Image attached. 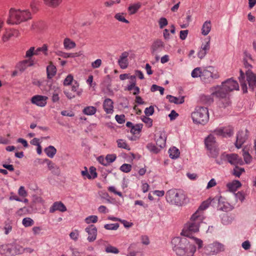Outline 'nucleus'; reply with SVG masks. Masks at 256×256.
<instances>
[{
  "label": "nucleus",
  "mask_w": 256,
  "mask_h": 256,
  "mask_svg": "<svg viewBox=\"0 0 256 256\" xmlns=\"http://www.w3.org/2000/svg\"><path fill=\"white\" fill-rule=\"evenodd\" d=\"M81 173L84 179H94L97 177L96 168L94 166L90 167L89 168V171L88 170V169L86 167H84V170L82 171Z\"/></svg>",
  "instance_id": "9d476101"
},
{
  "label": "nucleus",
  "mask_w": 256,
  "mask_h": 256,
  "mask_svg": "<svg viewBox=\"0 0 256 256\" xmlns=\"http://www.w3.org/2000/svg\"><path fill=\"white\" fill-rule=\"evenodd\" d=\"M151 91L152 92H156V90H158L162 95L164 94V88L160 86H158L156 84H153L151 87Z\"/></svg>",
  "instance_id": "c03bdc74"
},
{
  "label": "nucleus",
  "mask_w": 256,
  "mask_h": 256,
  "mask_svg": "<svg viewBox=\"0 0 256 256\" xmlns=\"http://www.w3.org/2000/svg\"><path fill=\"white\" fill-rule=\"evenodd\" d=\"M166 98H168L170 102H173L176 104H181L184 102V96H180L178 98H176V97L169 95V96H167Z\"/></svg>",
  "instance_id": "5701e85b"
},
{
  "label": "nucleus",
  "mask_w": 256,
  "mask_h": 256,
  "mask_svg": "<svg viewBox=\"0 0 256 256\" xmlns=\"http://www.w3.org/2000/svg\"><path fill=\"white\" fill-rule=\"evenodd\" d=\"M82 112L86 115H93L96 112V108L93 106H86L83 110Z\"/></svg>",
  "instance_id": "bb28decb"
},
{
  "label": "nucleus",
  "mask_w": 256,
  "mask_h": 256,
  "mask_svg": "<svg viewBox=\"0 0 256 256\" xmlns=\"http://www.w3.org/2000/svg\"><path fill=\"white\" fill-rule=\"evenodd\" d=\"M98 219V218L97 216H91L86 218L85 221L87 224H90L91 223H96L97 222Z\"/></svg>",
  "instance_id": "a18cd8bd"
},
{
  "label": "nucleus",
  "mask_w": 256,
  "mask_h": 256,
  "mask_svg": "<svg viewBox=\"0 0 256 256\" xmlns=\"http://www.w3.org/2000/svg\"><path fill=\"white\" fill-rule=\"evenodd\" d=\"M166 134L162 132H159L155 135L156 144L160 149L166 146Z\"/></svg>",
  "instance_id": "f8f14e48"
},
{
  "label": "nucleus",
  "mask_w": 256,
  "mask_h": 256,
  "mask_svg": "<svg viewBox=\"0 0 256 256\" xmlns=\"http://www.w3.org/2000/svg\"><path fill=\"white\" fill-rule=\"evenodd\" d=\"M22 64H24L27 67H28L33 66L34 64V61L32 58H28V60H22Z\"/></svg>",
  "instance_id": "bf43d9fd"
},
{
  "label": "nucleus",
  "mask_w": 256,
  "mask_h": 256,
  "mask_svg": "<svg viewBox=\"0 0 256 256\" xmlns=\"http://www.w3.org/2000/svg\"><path fill=\"white\" fill-rule=\"evenodd\" d=\"M176 252L178 255L180 256H183L185 253H188V252L193 255L196 252V247L192 244L189 245L188 247H186V250H183L180 248H176Z\"/></svg>",
  "instance_id": "ddd939ff"
},
{
  "label": "nucleus",
  "mask_w": 256,
  "mask_h": 256,
  "mask_svg": "<svg viewBox=\"0 0 256 256\" xmlns=\"http://www.w3.org/2000/svg\"><path fill=\"white\" fill-rule=\"evenodd\" d=\"M120 170L124 172H128L132 170V166L130 164H124L120 166Z\"/></svg>",
  "instance_id": "49530a36"
},
{
  "label": "nucleus",
  "mask_w": 256,
  "mask_h": 256,
  "mask_svg": "<svg viewBox=\"0 0 256 256\" xmlns=\"http://www.w3.org/2000/svg\"><path fill=\"white\" fill-rule=\"evenodd\" d=\"M169 31H170L171 32V33L172 34H174V32H175V28L174 26V25H172L170 26V30H168V29H165L164 30V38H166V39H168L169 38V36H170V34H169Z\"/></svg>",
  "instance_id": "58836bf2"
},
{
  "label": "nucleus",
  "mask_w": 256,
  "mask_h": 256,
  "mask_svg": "<svg viewBox=\"0 0 256 256\" xmlns=\"http://www.w3.org/2000/svg\"><path fill=\"white\" fill-rule=\"evenodd\" d=\"M226 160L232 165L235 167L234 168L232 174L239 177L240 176V168L239 165L240 164V159L239 156L236 154H227L226 156Z\"/></svg>",
  "instance_id": "423d86ee"
},
{
  "label": "nucleus",
  "mask_w": 256,
  "mask_h": 256,
  "mask_svg": "<svg viewBox=\"0 0 256 256\" xmlns=\"http://www.w3.org/2000/svg\"><path fill=\"white\" fill-rule=\"evenodd\" d=\"M129 55L128 52H125L122 54L120 58L118 61V64L122 68H126L128 66V60L127 58Z\"/></svg>",
  "instance_id": "dca6fc26"
},
{
  "label": "nucleus",
  "mask_w": 256,
  "mask_h": 256,
  "mask_svg": "<svg viewBox=\"0 0 256 256\" xmlns=\"http://www.w3.org/2000/svg\"><path fill=\"white\" fill-rule=\"evenodd\" d=\"M106 162H108V165L110 163L114 162L116 158V156L115 154H108L106 157Z\"/></svg>",
  "instance_id": "864d4df0"
},
{
  "label": "nucleus",
  "mask_w": 256,
  "mask_h": 256,
  "mask_svg": "<svg viewBox=\"0 0 256 256\" xmlns=\"http://www.w3.org/2000/svg\"><path fill=\"white\" fill-rule=\"evenodd\" d=\"M120 78L121 80H124L126 78H130V79L134 80L136 78L135 76H130L128 74H122L120 76Z\"/></svg>",
  "instance_id": "e2e57ef3"
},
{
  "label": "nucleus",
  "mask_w": 256,
  "mask_h": 256,
  "mask_svg": "<svg viewBox=\"0 0 256 256\" xmlns=\"http://www.w3.org/2000/svg\"><path fill=\"white\" fill-rule=\"evenodd\" d=\"M141 188L144 192H146L150 189V186L148 184L144 182L142 184Z\"/></svg>",
  "instance_id": "774afa93"
},
{
  "label": "nucleus",
  "mask_w": 256,
  "mask_h": 256,
  "mask_svg": "<svg viewBox=\"0 0 256 256\" xmlns=\"http://www.w3.org/2000/svg\"><path fill=\"white\" fill-rule=\"evenodd\" d=\"M116 120L119 124H123L125 122L126 118L124 115H116Z\"/></svg>",
  "instance_id": "5fc2aeb1"
},
{
  "label": "nucleus",
  "mask_w": 256,
  "mask_h": 256,
  "mask_svg": "<svg viewBox=\"0 0 256 256\" xmlns=\"http://www.w3.org/2000/svg\"><path fill=\"white\" fill-rule=\"evenodd\" d=\"M212 200L210 198H208L207 200L204 201L202 204L198 208V210H197V211H200V213L201 214H202V216H204L203 210H204L205 209H206L209 206V205L210 204V203L212 202Z\"/></svg>",
  "instance_id": "cd10ccee"
},
{
  "label": "nucleus",
  "mask_w": 256,
  "mask_h": 256,
  "mask_svg": "<svg viewBox=\"0 0 256 256\" xmlns=\"http://www.w3.org/2000/svg\"><path fill=\"white\" fill-rule=\"evenodd\" d=\"M103 108L106 114H112L114 112V102L110 98H106L103 102Z\"/></svg>",
  "instance_id": "2eb2a0df"
},
{
  "label": "nucleus",
  "mask_w": 256,
  "mask_h": 256,
  "mask_svg": "<svg viewBox=\"0 0 256 256\" xmlns=\"http://www.w3.org/2000/svg\"><path fill=\"white\" fill-rule=\"evenodd\" d=\"M78 86V85L77 84H75L72 86L71 92H69L68 90H66L64 91L65 94L68 98L70 99L74 98L76 96V94L78 95L80 94L77 91Z\"/></svg>",
  "instance_id": "412c9836"
},
{
  "label": "nucleus",
  "mask_w": 256,
  "mask_h": 256,
  "mask_svg": "<svg viewBox=\"0 0 256 256\" xmlns=\"http://www.w3.org/2000/svg\"><path fill=\"white\" fill-rule=\"evenodd\" d=\"M142 128V124H136L132 126V128L130 129V132L133 134H139L141 132Z\"/></svg>",
  "instance_id": "2f4dec72"
},
{
  "label": "nucleus",
  "mask_w": 256,
  "mask_h": 256,
  "mask_svg": "<svg viewBox=\"0 0 256 256\" xmlns=\"http://www.w3.org/2000/svg\"><path fill=\"white\" fill-rule=\"evenodd\" d=\"M243 156L244 160L246 164L250 163L252 160V157L249 154L246 148H244L243 150Z\"/></svg>",
  "instance_id": "72a5a7b5"
},
{
  "label": "nucleus",
  "mask_w": 256,
  "mask_h": 256,
  "mask_svg": "<svg viewBox=\"0 0 256 256\" xmlns=\"http://www.w3.org/2000/svg\"><path fill=\"white\" fill-rule=\"evenodd\" d=\"M44 152L47 156L50 158H52L56 153V149L52 146H50L44 149Z\"/></svg>",
  "instance_id": "473e14b6"
},
{
  "label": "nucleus",
  "mask_w": 256,
  "mask_h": 256,
  "mask_svg": "<svg viewBox=\"0 0 256 256\" xmlns=\"http://www.w3.org/2000/svg\"><path fill=\"white\" fill-rule=\"evenodd\" d=\"M158 22L160 28H162L164 26H166L168 24L167 20L164 18H160Z\"/></svg>",
  "instance_id": "6e6d98bb"
},
{
  "label": "nucleus",
  "mask_w": 256,
  "mask_h": 256,
  "mask_svg": "<svg viewBox=\"0 0 256 256\" xmlns=\"http://www.w3.org/2000/svg\"><path fill=\"white\" fill-rule=\"evenodd\" d=\"M170 156L172 158H176L180 155L179 150L175 147H172L169 150Z\"/></svg>",
  "instance_id": "f704fd0d"
},
{
  "label": "nucleus",
  "mask_w": 256,
  "mask_h": 256,
  "mask_svg": "<svg viewBox=\"0 0 256 256\" xmlns=\"http://www.w3.org/2000/svg\"><path fill=\"white\" fill-rule=\"evenodd\" d=\"M118 146L120 148H124L128 150H130V146L128 144L126 140L120 139L116 141Z\"/></svg>",
  "instance_id": "c756f323"
},
{
  "label": "nucleus",
  "mask_w": 256,
  "mask_h": 256,
  "mask_svg": "<svg viewBox=\"0 0 256 256\" xmlns=\"http://www.w3.org/2000/svg\"><path fill=\"white\" fill-rule=\"evenodd\" d=\"M44 3L50 6H58L61 0H44Z\"/></svg>",
  "instance_id": "c9c22d12"
},
{
  "label": "nucleus",
  "mask_w": 256,
  "mask_h": 256,
  "mask_svg": "<svg viewBox=\"0 0 256 256\" xmlns=\"http://www.w3.org/2000/svg\"><path fill=\"white\" fill-rule=\"evenodd\" d=\"M205 144L206 147L212 150L214 148L216 145L215 138L212 134H210L205 140Z\"/></svg>",
  "instance_id": "aec40b11"
},
{
  "label": "nucleus",
  "mask_w": 256,
  "mask_h": 256,
  "mask_svg": "<svg viewBox=\"0 0 256 256\" xmlns=\"http://www.w3.org/2000/svg\"><path fill=\"white\" fill-rule=\"evenodd\" d=\"M64 46L66 49H72L76 47V43L68 38H66L64 40Z\"/></svg>",
  "instance_id": "393cba45"
},
{
  "label": "nucleus",
  "mask_w": 256,
  "mask_h": 256,
  "mask_svg": "<svg viewBox=\"0 0 256 256\" xmlns=\"http://www.w3.org/2000/svg\"><path fill=\"white\" fill-rule=\"evenodd\" d=\"M212 24L210 21H206L204 22L202 28V34L204 36L207 35L211 30Z\"/></svg>",
  "instance_id": "4be33fe9"
},
{
  "label": "nucleus",
  "mask_w": 256,
  "mask_h": 256,
  "mask_svg": "<svg viewBox=\"0 0 256 256\" xmlns=\"http://www.w3.org/2000/svg\"><path fill=\"white\" fill-rule=\"evenodd\" d=\"M19 36V31L16 29H8L6 30L4 34L2 36V40L4 42L8 40L12 36Z\"/></svg>",
  "instance_id": "4468645a"
},
{
  "label": "nucleus",
  "mask_w": 256,
  "mask_h": 256,
  "mask_svg": "<svg viewBox=\"0 0 256 256\" xmlns=\"http://www.w3.org/2000/svg\"><path fill=\"white\" fill-rule=\"evenodd\" d=\"M86 231L88 234V240L90 242H92L96 240L97 234V230L94 226H90L88 228H86Z\"/></svg>",
  "instance_id": "f3484780"
},
{
  "label": "nucleus",
  "mask_w": 256,
  "mask_h": 256,
  "mask_svg": "<svg viewBox=\"0 0 256 256\" xmlns=\"http://www.w3.org/2000/svg\"><path fill=\"white\" fill-rule=\"evenodd\" d=\"M125 15L124 13H118L114 16V18L118 21L128 24V21L125 18Z\"/></svg>",
  "instance_id": "4c0bfd02"
},
{
  "label": "nucleus",
  "mask_w": 256,
  "mask_h": 256,
  "mask_svg": "<svg viewBox=\"0 0 256 256\" xmlns=\"http://www.w3.org/2000/svg\"><path fill=\"white\" fill-rule=\"evenodd\" d=\"M215 134L217 136H222V137L230 136L233 130L230 126L218 128L216 129L214 132Z\"/></svg>",
  "instance_id": "9b49d317"
},
{
  "label": "nucleus",
  "mask_w": 256,
  "mask_h": 256,
  "mask_svg": "<svg viewBox=\"0 0 256 256\" xmlns=\"http://www.w3.org/2000/svg\"><path fill=\"white\" fill-rule=\"evenodd\" d=\"M56 69L54 66L50 62L47 66V74L49 78L53 77L56 74Z\"/></svg>",
  "instance_id": "b1692460"
},
{
  "label": "nucleus",
  "mask_w": 256,
  "mask_h": 256,
  "mask_svg": "<svg viewBox=\"0 0 256 256\" xmlns=\"http://www.w3.org/2000/svg\"><path fill=\"white\" fill-rule=\"evenodd\" d=\"M212 72L208 70H204L202 72L201 70V69L200 68H194L192 72V76L193 78H198L201 76H211L212 78H216L218 77V73H216L214 74V76L212 75Z\"/></svg>",
  "instance_id": "0eeeda50"
},
{
  "label": "nucleus",
  "mask_w": 256,
  "mask_h": 256,
  "mask_svg": "<svg viewBox=\"0 0 256 256\" xmlns=\"http://www.w3.org/2000/svg\"><path fill=\"white\" fill-rule=\"evenodd\" d=\"M143 122H144L148 128H150L152 125V120L150 118L143 116L142 118Z\"/></svg>",
  "instance_id": "8fccbe9b"
},
{
  "label": "nucleus",
  "mask_w": 256,
  "mask_h": 256,
  "mask_svg": "<svg viewBox=\"0 0 256 256\" xmlns=\"http://www.w3.org/2000/svg\"><path fill=\"white\" fill-rule=\"evenodd\" d=\"M127 89L128 90L131 91L134 95H136L140 92L139 88L136 86V83L134 82L128 86Z\"/></svg>",
  "instance_id": "7c9ffc66"
},
{
  "label": "nucleus",
  "mask_w": 256,
  "mask_h": 256,
  "mask_svg": "<svg viewBox=\"0 0 256 256\" xmlns=\"http://www.w3.org/2000/svg\"><path fill=\"white\" fill-rule=\"evenodd\" d=\"M120 0H116V1L110 0H108L107 2H106L104 3V4L106 7H110V6H112L113 4H115L120 3Z\"/></svg>",
  "instance_id": "13d9d810"
},
{
  "label": "nucleus",
  "mask_w": 256,
  "mask_h": 256,
  "mask_svg": "<svg viewBox=\"0 0 256 256\" xmlns=\"http://www.w3.org/2000/svg\"><path fill=\"white\" fill-rule=\"evenodd\" d=\"M162 46V42L160 40L156 41L152 44V49L156 50L158 48Z\"/></svg>",
  "instance_id": "4d7b16f0"
},
{
  "label": "nucleus",
  "mask_w": 256,
  "mask_h": 256,
  "mask_svg": "<svg viewBox=\"0 0 256 256\" xmlns=\"http://www.w3.org/2000/svg\"><path fill=\"white\" fill-rule=\"evenodd\" d=\"M154 108L153 106H150L149 108H146L144 112L146 116H151L154 114Z\"/></svg>",
  "instance_id": "680f3d73"
},
{
  "label": "nucleus",
  "mask_w": 256,
  "mask_h": 256,
  "mask_svg": "<svg viewBox=\"0 0 256 256\" xmlns=\"http://www.w3.org/2000/svg\"><path fill=\"white\" fill-rule=\"evenodd\" d=\"M141 4L140 3H137L130 6L128 8V11L130 14H135L138 10L140 8Z\"/></svg>",
  "instance_id": "c85d7f7f"
},
{
  "label": "nucleus",
  "mask_w": 256,
  "mask_h": 256,
  "mask_svg": "<svg viewBox=\"0 0 256 256\" xmlns=\"http://www.w3.org/2000/svg\"><path fill=\"white\" fill-rule=\"evenodd\" d=\"M48 98L46 96L36 95L31 98V102L38 106H44L46 105Z\"/></svg>",
  "instance_id": "1a4fd4ad"
},
{
  "label": "nucleus",
  "mask_w": 256,
  "mask_h": 256,
  "mask_svg": "<svg viewBox=\"0 0 256 256\" xmlns=\"http://www.w3.org/2000/svg\"><path fill=\"white\" fill-rule=\"evenodd\" d=\"M119 227L118 224H106L104 225V228L108 230H116Z\"/></svg>",
  "instance_id": "09e8293b"
},
{
  "label": "nucleus",
  "mask_w": 256,
  "mask_h": 256,
  "mask_svg": "<svg viewBox=\"0 0 256 256\" xmlns=\"http://www.w3.org/2000/svg\"><path fill=\"white\" fill-rule=\"evenodd\" d=\"M147 147L150 151L154 153H158L160 150V148L156 144L155 145L154 144L152 143L148 144Z\"/></svg>",
  "instance_id": "e433bc0d"
},
{
  "label": "nucleus",
  "mask_w": 256,
  "mask_h": 256,
  "mask_svg": "<svg viewBox=\"0 0 256 256\" xmlns=\"http://www.w3.org/2000/svg\"><path fill=\"white\" fill-rule=\"evenodd\" d=\"M18 194L20 197L24 198L28 196V192L23 186H20L18 190Z\"/></svg>",
  "instance_id": "a19ab883"
},
{
  "label": "nucleus",
  "mask_w": 256,
  "mask_h": 256,
  "mask_svg": "<svg viewBox=\"0 0 256 256\" xmlns=\"http://www.w3.org/2000/svg\"><path fill=\"white\" fill-rule=\"evenodd\" d=\"M167 201L172 204L182 206L188 201L186 193L180 189H173L168 190L166 194Z\"/></svg>",
  "instance_id": "20e7f679"
},
{
  "label": "nucleus",
  "mask_w": 256,
  "mask_h": 256,
  "mask_svg": "<svg viewBox=\"0 0 256 256\" xmlns=\"http://www.w3.org/2000/svg\"><path fill=\"white\" fill-rule=\"evenodd\" d=\"M242 247L246 250H249L250 248V243L248 240H246L242 244Z\"/></svg>",
  "instance_id": "338daca9"
},
{
  "label": "nucleus",
  "mask_w": 256,
  "mask_h": 256,
  "mask_svg": "<svg viewBox=\"0 0 256 256\" xmlns=\"http://www.w3.org/2000/svg\"><path fill=\"white\" fill-rule=\"evenodd\" d=\"M73 80V76L72 74H68L64 79L63 84L64 86H69L72 84Z\"/></svg>",
  "instance_id": "de8ad7c7"
},
{
  "label": "nucleus",
  "mask_w": 256,
  "mask_h": 256,
  "mask_svg": "<svg viewBox=\"0 0 256 256\" xmlns=\"http://www.w3.org/2000/svg\"><path fill=\"white\" fill-rule=\"evenodd\" d=\"M226 186L230 192L235 193L240 188V182L238 180H234L228 182Z\"/></svg>",
  "instance_id": "6ab92c4d"
},
{
  "label": "nucleus",
  "mask_w": 256,
  "mask_h": 256,
  "mask_svg": "<svg viewBox=\"0 0 256 256\" xmlns=\"http://www.w3.org/2000/svg\"><path fill=\"white\" fill-rule=\"evenodd\" d=\"M32 18V14L28 10L11 8L7 20L8 24H20Z\"/></svg>",
  "instance_id": "7ed1b4c3"
},
{
  "label": "nucleus",
  "mask_w": 256,
  "mask_h": 256,
  "mask_svg": "<svg viewBox=\"0 0 256 256\" xmlns=\"http://www.w3.org/2000/svg\"><path fill=\"white\" fill-rule=\"evenodd\" d=\"M48 50L47 46L45 45L43 46L41 48H38L36 50H34L35 55H38L40 52H42L44 54H46V52Z\"/></svg>",
  "instance_id": "3c124183"
},
{
  "label": "nucleus",
  "mask_w": 256,
  "mask_h": 256,
  "mask_svg": "<svg viewBox=\"0 0 256 256\" xmlns=\"http://www.w3.org/2000/svg\"><path fill=\"white\" fill-rule=\"evenodd\" d=\"M34 47H31L30 49H28L26 53V57L28 58H30L34 56L35 55L34 54Z\"/></svg>",
  "instance_id": "603ef678"
},
{
  "label": "nucleus",
  "mask_w": 256,
  "mask_h": 256,
  "mask_svg": "<svg viewBox=\"0 0 256 256\" xmlns=\"http://www.w3.org/2000/svg\"><path fill=\"white\" fill-rule=\"evenodd\" d=\"M194 122L204 124L208 120V110L205 108H198L192 114Z\"/></svg>",
  "instance_id": "39448f33"
},
{
  "label": "nucleus",
  "mask_w": 256,
  "mask_h": 256,
  "mask_svg": "<svg viewBox=\"0 0 256 256\" xmlns=\"http://www.w3.org/2000/svg\"><path fill=\"white\" fill-rule=\"evenodd\" d=\"M238 84L236 81L230 79L223 82L222 87L212 94L220 98V106L225 107L229 104L227 94L233 90H238Z\"/></svg>",
  "instance_id": "f03ea898"
},
{
  "label": "nucleus",
  "mask_w": 256,
  "mask_h": 256,
  "mask_svg": "<svg viewBox=\"0 0 256 256\" xmlns=\"http://www.w3.org/2000/svg\"><path fill=\"white\" fill-rule=\"evenodd\" d=\"M200 100L202 102L206 104H210L213 102V99L210 96L202 95L200 97Z\"/></svg>",
  "instance_id": "79ce46f5"
},
{
  "label": "nucleus",
  "mask_w": 256,
  "mask_h": 256,
  "mask_svg": "<svg viewBox=\"0 0 256 256\" xmlns=\"http://www.w3.org/2000/svg\"><path fill=\"white\" fill-rule=\"evenodd\" d=\"M80 55V52H76V53H72V54H68V53H66L64 55V57L65 58H74V57H78Z\"/></svg>",
  "instance_id": "052dcab7"
},
{
  "label": "nucleus",
  "mask_w": 256,
  "mask_h": 256,
  "mask_svg": "<svg viewBox=\"0 0 256 256\" xmlns=\"http://www.w3.org/2000/svg\"><path fill=\"white\" fill-rule=\"evenodd\" d=\"M56 210L64 212L66 210V208L62 202H57L53 204L52 206L50 208V212H54Z\"/></svg>",
  "instance_id": "a211bd4d"
},
{
  "label": "nucleus",
  "mask_w": 256,
  "mask_h": 256,
  "mask_svg": "<svg viewBox=\"0 0 256 256\" xmlns=\"http://www.w3.org/2000/svg\"><path fill=\"white\" fill-rule=\"evenodd\" d=\"M102 64V60L100 59H98L95 60L94 62H92V66L94 68H97L100 66Z\"/></svg>",
  "instance_id": "0e129e2a"
},
{
  "label": "nucleus",
  "mask_w": 256,
  "mask_h": 256,
  "mask_svg": "<svg viewBox=\"0 0 256 256\" xmlns=\"http://www.w3.org/2000/svg\"><path fill=\"white\" fill-rule=\"evenodd\" d=\"M108 190L110 192H112L114 193V194H116L119 196H122V192H118L114 186H110V187H108Z\"/></svg>",
  "instance_id": "69168bd1"
},
{
  "label": "nucleus",
  "mask_w": 256,
  "mask_h": 256,
  "mask_svg": "<svg viewBox=\"0 0 256 256\" xmlns=\"http://www.w3.org/2000/svg\"><path fill=\"white\" fill-rule=\"evenodd\" d=\"M214 253L216 254L224 250V246L218 242L214 243L212 247Z\"/></svg>",
  "instance_id": "a878e982"
},
{
  "label": "nucleus",
  "mask_w": 256,
  "mask_h": 256,
  "mask_svg": "<svg viewBox=\"0 0 256 256\" xmlns=\"http://www.w3.org/2000/svg\"><path fill=\"white\" fill-rule=\"evenodd\" d=\"M22 223L24 226L28 227L32 226L34 222L30 218H26L23 219Z\"/></svg>",
  "instance_id": "ea45409f"
},
{
  "label": "nucleus",
  "mask_w": 256,
  "mask_h": 256,
  "mask_svg": "<svg viewBox=\"0 0 256 256\" xmlns=\"http://www.w3.org/2000/svg\"><path fill=\"white\" fill-rule=\"evenodd\" d=\"M204 217L200 211H196L192 216L190 221L186 224L182 230L181 234L193 239L199 248L202 246V241L198 238L192 237L193 233L198 232L199 230V225L202 222Z\"/></svg>",
  "instance_id": "f257e3e1"
},
{
  "label": "nucleus",
  "mask_w": 256,
  "mask_h": 256,
  "mask_svg": "<svg viewBox=\"0 0 256 256\" xmlns=\"http://www.w3.org/2000/svg\"><path fill=\"white\" fill-rule=\"evenodd\" d=\"M106 251L107 252H112L114 254H118L119 252V250L116 248L110 245H108L106 248Z\"/></svg>",
  "instance_id": "37998d69"
},
{
  "label": "nucleus",
  "mask_w": 256,
  "mask_h": 256,
  "mask_svg": "<svg viewBox=\"0 0 256 256\" xmlns=\"http://www.w3.org/2000/svg\"><path fill=\"white\" fill-rule=\"evenodd\" d=\"M246 76L250 88L254 90V88H256V74L250 70H248L246 72Z\"/></svg>",
  "instance_id": "6e6552de"
}]
</instances>
